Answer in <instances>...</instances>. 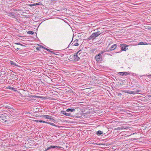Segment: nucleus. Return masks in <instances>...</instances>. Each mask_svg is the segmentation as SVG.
I'll use <instances>...</instances> for the list:
<instances>
[{
    "instance_id": "f8f14e48",
    "label": "nucleus",
    "mask_w": 151,
    "mask_h": 151,
    "mask_svg": "<svg viewBox=\"0 0 151 151\" xmlns=\"http://www.w3.org/2000/svg\"><path fill=\"white\" fill-rule=\"evenodd\" d=\"M117 47V45L116 44L113 45L110 48V50H113L115 49Z\"/></svg>"
},
{
    "instance_id": "7ed1b4c3",
    "label": "nucleus",
    "mask_w": 151,
    "mask_h": 151,
    "mask_svg": "<svg viewBox=\"0 0 151 151\" xmlns=\"http://www.w3.org/2000/svg\"><path fill=\"white\" fill-rule=\"evenodd\" d=\"M105 51H102L100 53H99L98 55H96L95 56V58L96 60L97 61H99L100 60H101L102 59V55L103 54L104 52Z\"/></svg>"
},
{
    "instance_id": "393cba45",
    "label": "nucleus",
    "mask_w": 151,
    "mask_h": 151,
    "mask_svg": "<svg viewBox=\"0 0 151 151\" xmlns=\"http://www.w3.org/2000/svg\"><path fill=\"white\" fill-rule=\"evenodd\" d=\"M146 43V44H147V43ZM139 45H146V44H145L144 42H141L139 43Z\"/></svg>"
},
{
    "instance_id": "2eb2a0df",
    "label": "nucleus",
    "mask_w": 151,
    "mask_h": 151,
    "mask_svg": "<svg viewBox=\"0 0 151 151\" xmlns=\"http://www.w3.org/2000/svg\"><path fill=\"white\" fill-rule=\"evenodd\" d=\"M112 43V40L111 39H109L107 42V44L108 43V45H109L110 44H111Z\"/></svg>"
},
{
    "instance_id": "dca6fc26",
    "label": "nucleus",
    "mask_w": 151,
    "mask_h": 151,
    "mask_svg": "<svg viewBox=\"0 0 151 151\" xmlns=\"http://www.w3.org/2000/svg\"><path fill=\"white\" fill-rule=\"evenodd\" d=\"M96 134L98 135H99L103 134V132H102L101 131L99 130L97 132Z\"/></svg>"
},
{
    "instance_id": "39448f33",
    "label": "nucleus",
    "mask_w": 151,
    "mask_h": 151,
    "mask_svg": "<svg viewBox=\"0 0 151 151\" xmlns=\"http://www.w3.org/2000/svg\"><path fill=\"white\" fill-rule=\"evenodd\" d=\"M129 46L124 44H121L120 45V47L121 48V51H126L128 50L127 47Z\"/></svg>"
},
{
    "instance_id": "b1692460",
    "label": "nucleus",
    "mask_w": 151,
    "mask_h": 151,
    "mask_svg": "<svg viewBox=\"0 0 151 151\" xmlns=\"http://www.w3.org/2000/svg\"><path fill=\"white\" fill-rule=\"evenodd\" d=\"M42 46L41 45H40V47H37L36 48V49L37 50H40L42 48Z\"/></svg>"
},
{
    "instance_id": "f704fd0d",
    "label": "nucleus",
    "mask_w": 151,
    "mask_h": 151,
    "mask_svg": "<svg viewBox=\"0 0 151 151\" xmlns=\"http://www.w3.org/2000/svg\"><path fill=\"white\" fill-rule=\"evenodd\" d=\"M34 97H37V96H34Z\"/></svg>"
},
{
    "instance_id": "4468645a",
    "label": "nucleus",
    "mask_w": 151,
    "mask_h": 151,
    "mask_svg": "<svg viewBox=\"0 0 151 151\" xmlns=\"http://www.w3.org/2000/svg\"><path fill=\"white\" fill-rule=\"evenodd\" d=\"M7 88L11 90L12 91H15V88L13 87H12L10 86H9L8 87H7Z\"/></svg>"
},
{
    "instance_id": "f257e3e1",
    "label": "nucleus",
    "mask_w": 151,
    "mask_h": 151,
    "mask_svg": "<svg viewBox=\"0 0 151 151\" xmlns=\"http://www.w3.org/2000/svg\"><path fill=\"white\" fill-rule=\"evenodd\" d=\"M80 51H78L74 55H72L69 57L70 60L71 61H77L79 60L81 57V53H80Z\"/></svg>"
},
{
    "instance_id": "f03ea898",
    "label": "nucleus",
    "mask_w": 151,
    "mask_h": 151,
    "mask_svg": "<svg viewBox=\"0 0 151 151\" xmlns=\"http://www.w3.org/2000/svg\"><path fill=\"white\" fill-rule=\"evenodd\" d=\"M103 33L100 31L95 32L93 33L88 38V40H94Z\"/></svg>"
},
{
    "instance_id": "7c9ffc66",
    "label": "nucleus",
    "mask_w": 151,
    "mask_h": 151,
    "mask_svg": "<svg viewBox=\"0 0 151 151\" xmlns=\"http://www.w3.org/2000/svg\"><path fill=\"white\" fill-rule=\"evenodd\" d=\"M40 4V3L39 2L35 4V5H39Z\"/></svg>"
},
{
    "instance_id": "a211bd4d",
    "label": "nucleus",
    "mask_w": 151,
    "mask_h": 151,
    "mask_svg": "<svg viewBox=\"0 0 151 151\" xmlns=\"http://www.w3.org/2000/svg\"><path fill=\"white\" fill-rule=\"evenodd\" d=\"M27 33L29 34L33 35L34 33V32L32 31H29L27 32Z\"/></svg>"
},
{
    "instance_id": "72a5a7b5",
    "label": "nucleus",
    "mask_w": 151,
    "mask_h": 151,
    "mask_svg": "<svg viewBox=\"0 0 151 151\" xmlns=\"http://www.w3.org/2000/svg\"><path fill=\"white\" fill-rule=\"evenodd\" d=\"M50 52H51V53H53V51H50L49 50V51Z\"/></svg>"
},
{
    "instance_id": "c756f323",
    "label": "nucleus",
    "mask_w": 151,
    "mask_h": 151,
    "mask_svg": "<svg viewBox=\"0 0 151 151\" xmlns=\"http://www.w3.org/2000/svg\"><path fill=\"white\" fill-rule=\"evenodd\" d=\"M16 44H17V45H20L21 46H24L23 45L19 43H16Z\"/></svg>"
},
{
    "instance_id": "bb28decb",
    "label": "nucleus",
    "mask_w": 151,
    "mask_h": 151,
    "mask_svg": "<svg viewBox=\"0 0 151 151\" xmlns=\"http://www.w3.org/2000/svg\"><path fill=\"white\" fill-rule=\"evenodd\" d=\"M42 48H43L44 49H45V50H47V51H49V49H47V48H45V47H43V46H42Z\"/></svg>"
},
{
    "instance_id": "2f4dec72",
    "label": "nucleus",
    "mask_w": 151,
    "mask_h": 151,
    "mask_svg": "<svg viewBox=\"0 0 151 151\" xmlns=\"http://www.w3.org/2000/svg\"><path fill=\"white\" fill-rule=\"evenodd\" d=\"M122 95V94L120 93H118V96H121V95Z\"/></svg>"
},
{
    "instance_id": "412c9836",
    "label": "nucleus",
    "mask_w": 151,
    "mask_h": 151,
    "mask_svg": "<svg viewBox=\"0 0 151 151\" xmlns=\"http://www.w3.org/2000/svg\"><path fill=\"white\" fill-rule=\"evenodd\" d=\"M10 63L11 65H13L14 66H17L16 64L13 61H11Z\"/></svg>"
},
{
    "instance_id": "a878e982",
    "label": "nucleus",
    "mask_w": 151,
    "mask_h": 151,
    "mask_svg": "<svg viewBox=\"0 0 151 151\" xmlns=\"http://www.w3.org/2000/svg\"><path fill=\"white\" fill-rule=\"evenodd\" d=\"M59 147H58L57 146H52V148H59Z\"/></svg>"
},
{
    "instance_id": "cd10ccee",
    "label": "nucleus",
    "mask_w": 151,
    "mask_h": 151,
    "mask_svg": "<svg viewBox=\"0 0 151 151\" xmlns=\"http://www.w3.org/2000/svg\"><path fill=\"white\" fill-rule=\"evenodd\" d=\"M97 145H105V144H103V143H99V144H97Z\"/></svg>"
},
{
    "instance_id": "4be33fe9",
    "label": "nucleus",
    "mask_w": 151,
    "mask_h": 151,
    "mask_svg": "<svg viewBox=\"0 0 151 151\" xmlns=\"http://www.w3.org/2000/svg\"><path fill=\"white\" fill-rule=\"evenodd\" d=\"M51 148H52V146H50L49 147H48L45 150V151H46L47 150H50V149Z\"/></svg>"
},
{
    "instance_id": "1a4fd4ad",
    "label": "nucleus",
    "mask_w": 151,
    "mask_h": 151,
    "mask_svg": "<svg viewBox=\"0 0 151 151\" xmlns=\"http://www.w3.org/2000/svg\"><path fill=\"white\" fill-rule=\"evenodd\" d=\"M7 15L13 18H15L16 17V14L14 12H9L7 13Z\"/></svg>"
},
{
    "instance_id": "c9c22d12",
    "label": "nucleus",
    "mask_w": 151,
    "mask_h": 151,
    "mask_svg": "<svg viewBox=\"0 0 151 151\" xmlns=\"http://www.w3.org/2000/svg\"><path fill=\"white\" fill-rule=\"evenodd\" d=\"M148 76H151V75H149Z\"/></svg>"
},
{
    "instance_id": "473e14b6",
    "label": "nucleus",
    "mask_w": 151,
    "mask_h": 151,
    "mask_svg": "<svg viewBox=\"0 0 151 151\" xmlns=\"http://www.w3.org/2000/svg\"><path fill=\"white\" fill-rule=\"evenodd\" d=\"M16 49V50L18 51V50H19V48H17Z\"/></svg>"
},
{
    "instance_id": "423d86ee",
    "label": "nucleus",
    "mask_w": 151,
    "mask_h": 151,
    "mask_svg": "<svg viewBox=\"0 0 151 151\" xmlns=\"http://www.w3.org/2000/svg\"><path fill=\"white\" fill-rule=\"evenodd\" d=\"M41 117H45L46 119H50L51 121L53 122H55V120L54 119L52 118V117L51 116L49 115H42L40 116Z\"/></svg>"
},
{
    "instance_id": "c85d7f7f",
    "label": "nucleus",
    "mask_w": 151,
    "mask_h": 151,
    "mask_svg": "<svg viewBox=\"0 0 151 151\" xmlns=\"http://www.w3.org/2000/svg\"><path fill=\"white\" fill-rule=\"evenodd\" d=\"M31 6H35V4H31L30 5Z\"/></svg>"
},
{
    "instance_id": "6e6552de",
    "label": "nucleus",
    "mask_w": 151,
    "mask_h": 151,
    "mask_svg": "<svg viewBox=\"0 0 151 151\" xmlns=\"http://www.w3.org/2000/svg\"><path fill=\"white\" fill-rule=\"evenodd\" d=\"M139 90H138L136 91H131L128 90V91H124V92L125 93H127L129 94H137L138 92H139Z\"/></svg>"
},
{
    "instance_id": "20e7f679",
    "label": "nucleus",
    "mask_w": 151,
    "mask_h": 151,
    "mask_svg": "<svg viewBox=\"0 0 151 151\" xmlns=\"http://www.w3.org/2000/svg\"><path fill=\"white\" fill-rule=\"evenodd\" d=\"M76 111L75 109H67L66 110V111L68 113H70L71 114V116H68L70 117H73L74 116V113H73V112Z\"/></svg>"
},
{
    "instance_id": "f3484780",
    "label": "nucleus",
    "mask_w": 151,
    "mask_h": 151,
    "mask_svg": "<svg viewBox=\"0 0 151 151\" xmlns=\"http://www.w3.org/2000/svg\"><path fill=\"white\" fill-rule=\"evenodd\" d=\"M36 122H40V123H42V122H43V123H47V122H45V121H43V120H36Z\"/></svg>"
},
{
    "instance_id": "9d476101",
    "label": "nucleus",
    "mask_w": 151,
    "mask_h": 151,
    "mask_svg": "<svg viewBox=\"0 0 151 151\" xmlns=\"http://www.w3.org/2000/svg\"><path fill=\"white\" fill-rule=\"evenodd\" d=\"M80 43H79V41L78 40L76 39L75 40L72 42V45L73 46H78L79 45Z\"/></svg>"
},
{
    "instance_id": "aec40b11",
    "label": "nucleus",
    "mask_w": 151,
    "mask_h": 151,
    "mask_svg": "<svg viewBox=\"0 0 151 151\" xmlns=\"http://www.w3.org/2000/svg\"><path fill=\"white\" fill-rule=\"evenodd\" d=\"M124 75H125V76L129 75L130 74V73L129 72H124Z\"/></svg>"
},
{
    "instance_id": "ddd939ff",
    "label": "nucleus",
    "mask_w": 151,
    "mask_h": 151,
    "mask_svg": "<svg viewBox=\"0 0 151 151\" xmlns=\"http://www.w3.org/2000/svg\"><path fill=\"white\" fill-rule=\"evenodd\" d=\"M125 129L124 126H121L119 127H118L115 129L116 130L123 129Z\"/></svg>"
},
{
    "instance_id": "6ab92c4d",
    "label": "nucleus",
    "mask_w": 151,
    "mask_h": 151,
    "mask_svg": "<svg viewBox=\"0 0 151 151\" xmlns=\"http://www.w3.org/2000/svg\"><path fill=\"white\" fill-rule=\"evenodd\" d=\"M47 124H48L50 125H51L52 126H56V125H55V124H54V123H51V122H47Z\"/></svg>"
},
{
    "instance_id": "9b49d317",
    "label": "nucleus",
    "mask_w": 151,
    "mask_h": 151,
    "mask_svg": "<svg viewBox=\"0 0 151 151\" xmlns=\"http://www.w3.org/2000/svg\"><path fill=\"white\" fill-rule=\"evenodd\" d=\"M61 113L62 114L65 115V116H71V114L70 113H68L65 111H61Z\"/></svg>"
},
{
    "instance_id": "0eeeda50",
    "label": "nucleus",
    "mask_w": 151,
    "mask_h": 151,
    "mask_svg": "<svg viewBox=\"0 0 151 151\" xmlns=\"http://www.w3.org/2000/svg\"><path fill=\"white\" fill-rule=\"evenodd\" d=\"M8 117V115L6 114H4L1 116H0V118L4 121L5 122H8V121L6 119H7V117Z\"/></svg>"
},
{
    "instance_id": "5701e85b",
    "label": "nucleus",
    "mask_w": 151,
    "mask_h": 151,
    "mask_svg": "<svg viewBox=\"0 0 151 151\" xmlns=\"http://www.w3.org/2000/svg\"><path fill=\"white\" fill-rule=\"evenodd\" d=\"M124 72H119L118 73L120 75L123 76L124 75Z\"/></svg>"
}]
</instances>
